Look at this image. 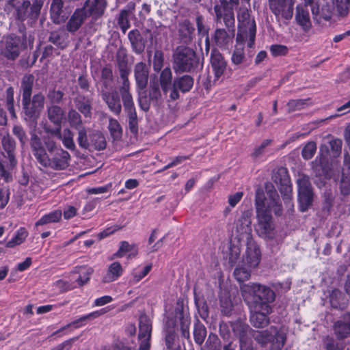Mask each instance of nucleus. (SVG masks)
I'll return each instance as SVG.
<instances>
[{"label":"nucleus","mask_w":350,"mask_h":350,"mask_svg":"<svg viewBox=\"0 0 350 350\" xmlns=\"http://www.w3.org/2000/svg\"><path fill=\"white\" fill-rule=\"evenodd\" d=\"M30 146L37 161L45 167L62 170L69 165L70 154L57 144L50 136L42 139L35 133L31 135Z\"/></svg>","instance_id":"1"},{"label":"nucleus","mask_w":350,"mask_h":350,"mask_svg":"<svg viewBox=\"0 0 350 350\" xmlns=\"http://www.w3.org/2000/svg\"><path fill=\"white\" fill-rule=\"evenodd\" d=\"M117 64L120 70L122 84L120 88L124 110L129 119V126L131 133L138 132V120L133 96L130 92V83L128 79L129 70L127 67V57L124 49H119L116 54Z\"/></svg>","instance_id":"2"},{"label":"nucleus","mask_w":350,"mask_h":350,"mask_svg":"<svg viewBox=\"0 0 350 350\" xmlns=\"http://www.w3.org/2000/svg\"><path fill=\"white\" fill-rule=\"evenodd\" d=\"M240 289L247 305H258L265 310L271 308L270 303L275 298V293L271 288L258 283L243 284Z\"/></svg>","instance_id":"3"},{"label":"nucleus","mask_w":350,"mask_h":350,"mask_svg":"<svg viewBox=\"0 0 350 350\" xmlns=\"http://www.w3.org/2000/svg\"><path fill=\"white\" fill-rule=\"evenodd\" d=\"M276 190L271 187L265 191L262 188L256 190L254 205L256 214H271V209L276 215L282 214V208Z\"/></svg>","instance_id":"4"},{"label":"nucleus","mask_w":350,"mask_h":350,"mask_svg":"<svg viewBox=\"0 0 350 350\" xmlns=\"http://www.w3.org/2000/svg\"><path fill=\"white\" fill-rule=\"evenodd\" d=\"M239 29L237 34L248 37L247 46L252 48L256 37V24L250 18V14L246 8H241L238 13Z\"/></svg>","instance_id":"5"},{"label":"nucleus","mask_w":350,"mask_h":350,"mask_svg":"<svg viewBox=\"0 0 350 350\" xmlns=\"http://www.w3.org/2000/svg\"><path fill=\"white\" fill-rule=\"evenodd\" d=\"M196 53L189 47L178 46L174 54V68L176 71L189 72L194 66Z\"/></svg>","instance_id":"6"},{"label":"nucleus","mask_w":350,"mask_h":350,"mask_svg":"<svg viewBox=\"0 0 350 350\" xmlns=\"http://www.w3.org/2000/svg\"><path fill=\"white\" fill-rule=\"evenodd\" d=\"M25 48L20 37L8 36L3 38L1 42V55L9 60H15Z\"/></svg>","instance_id":"7"},{"label":"nucleus","mask_w":350,"mask_h":350,"mask_svg":"<svg viewBox=\"0 0 350 350\" xmlns=\"http://www.w3.org/2000/svg\"><path fill=\"white\" fill-rule=\"evenodd\" d=\"M298 185V200L299 202V209L301 211H306L312 204L313 199V192L309 177L304 174H301L297 180Z\"/></svg>","instance_id":"8"},{"label":"nucleus","mask_w":350,"mask_h":350,"mask_svg":"<svg viewBox=\"0 0 350 350\" xmlns=\"http://www.w3.org/2000/svg\"><path fill=\"white\" fill-rule=\"evenodd\" d=\"M22 105L26 118L36 120L44 108V96L42 94H36L32 99L31 97L23 98Z\"/></svg>","instance_id":"9"},{"label":"nucleus","mask_w":350,"mask_h":350,"mask_svg":"<svg viewBox=\"0 0 350 350\" xmlns=\"http://www.w3.org/2000/svg\"><path fill=\"white\" fill-rule=\"evenodd\" d=\"M296 0H269V6L273 14L289 20L293 17Z\"/></svg>","instance_id":"10"},{"label":"nucleus","mask_w":350,"mask_h":350,"mask_svg":"<svg viewBox=\"0 0 350 350\" xmlns=\"http://www.w3.org/2000/svg\"><path fill=\"white\" fill-rule=\"evenodd\" d=\"M252 215L251 210L245 211L242 213L241 217L236 221L235 229L240 240L245 239L246 241H249L252 239L251 234Z\"/></svg>","instance_id":"11"},{"label":"nucleus","mask_w":350,"mask_h":350,"mask_svg":"<svg viewBox=\"0 0 350 350\" xmlns=\"http://www.w3.org/2000/svg\"><path fill=\"white\" fill-rule=\"evenodd\" d=\"M246 241L247 247L243 257L242 263L250 269H255L260 262L261 252L259 247L253 239Z\"/></svg>","instance_id":"12"},{"label":"nucleus","mask_w":350,"mask_h":350,"mask_svg":"<svg viewBox=\"0 0 350 350\" xmlns=\"http://www.w3.org/2000/svg\"><path fill=\"white\" fill-rule=\"evenodd\" d=\"M250 310V322L252 325L258 328L266 327L269 323L268 314L271 313V308L264 309L258 305H247Z\"/></svg>","instance_id":"13"},{"label":"nucleus","mask_w":350,"mask_h":350,"mask_svg":"<svg viewBox=\"0 0 350 350\" xmlns=\"http://www.w3.org/2000/svg\"><path fill=\"white\" fill-rule=\"evenodd\" d=\"M139 328L138 337L141 340L139 350H150L152 323L146 316H142L140 317Z\"/></svg>","instance_id":"14"},{"label":"nucleus","mask_w":350,"mask_h":350,"mask_svg":"<svg viewBox=\"0 0 350 350\" xmlns=\"http://www.w3.org/2000/svg\"><path fill=\"white\" fill-rule=\"evenodd\" d=\"M256 231L263 238H272L273 228L271 214H256Z\"/></svg>","instance_id":"15"},{"label":"nucleus","mask_w":350,"mask_h":350,"mask_svg":"<svg viewBox=\"0 0 350 350\" xmlns=\"http://www.w3.org/2000/svg\"><path fill=\"white\" fill-rule=\"evenodd\" d=\"M106 5L105 0H88L81 10L86 18L96 20L103 14Z\"/></svg>","instance_id":"16"},{"label":"nucleus","mask_w":350,"mask_h":350,"mask_svg":"<svg viewBox=\"0 0 350 350\" xmlns=\"http://www.w3.org/2000/svg\"><path fill=\"white\" fill-rule=\"evenodd\" d=\"M30 5L28 0H10L6 3L5 10L8 13L16 14L19 20L23 21L27 16Z\"/></svg>","instance_id":"17"},{"label":"nucleus","mask_w":350,"mask_h":350,"mask_svg":"<svg viewBox=\"0 0 350 350\" xmlns=\"http://www.w3.org/2000/svg\"><path fill=\"white\" fill-rule=\"evenodd\" d=\"M193 85V79L189 75H184L180 78L174 79L173 83V88L170 94V98L172 100H175L178 98L179 94L177 89H179L183 92L189 91Z\"/></svg>","instance_id":"18"},{"label":"nucleus","mask_w":350,"mask_h":350,"mask_svg":"<svg viewBox=\"0 0 350 350\" xmlns=\"http://www.w3.org/2000/svg\"><path fill=\"white\" fill-rule=\"evenodd\" d=\"M211 64L215 75V81L223 75L226 70L227 63L223 55L216 49L211 52Z\"/></svg>","instance_id":"19"},{"label":"nucleus","mask_w":350,"mask_h":350,"mask_svg":"<svg viewBox=\"0 0 350 350\" xmlns=\"http://www.w3.org/2000/svg\"><path fill=\"white\" fill-rule=\"evenodd\" d=\"M50 14L51 18L55 23H64L69 15L68 11L64 8V0H53Z\"/></svg>","instance_id":"20"},{"label":"nucleus","mask_w":350,"mask_h":350,"mask_svg":"<svg viewBox=\"0 0 350 350\" xmlns=\"http://www.w3.org/2000/svg\"><path fill=\"white\" fill-rule=\"evenodd\" d=\"M247 41L248 37L243 36L241 34L237 35L236 44L231 57L232 64L239 65L245 62L244 45L245 44H247Z\"/></svg>","instance_id":"21"},{"label":"nucleus","mask_w":350,"mask_h":350,"mask_svg":"<svg viewBox=\"0 0 350 350\" xmlns=\"http://www.w3.org/2000/svg\"><path fill=\"white\" fill-rule=\"evenodd\" d=\"M101 96L111 112L116 115L120 114L122 111L120 99L116 93L102 91Z\"/></svg>","instance_id":"22"},{"label":"nucleus","mask_w":350,"mask_h":350,"mask_svg":"<svg viewBox=\"0 0 350 350\" xmlns=\"http://www.w3.org/2000/svg\"><path fill=\"white\" fill-rule=\"evenodd\" d=\"M250 329L247 325L241 321H237L232 324L233 332L240 340L241 350H252V349L245 347L247 339V332Z\"/></svg>","instance_id":"23"},{"label":"nucleus","mask_w":350,"mask_h":350,"mask_svg":"<svg viewBox=\"0 0 350 350\" xmlns=\"http://www.w3.org/2000/svg\"><path fill=\"white\" fill-rule=\"evenodd\" d=\"M137 85L139 89H144L148 80V68L146 64L139 62L136 64L134 69Z\"/></svg>","instance_id":"24"},{"label":"nucleus","mask_w":350,"mask_h":350,"mask_svg":"<svg viewBox=\"0 0 350 350\" xmlns=\"http://www.w3.org/2000/svg\"><path fill=\"white\" fill-rule=\"evenodd\" d=\"M51 133L57 136L62 142L64 147L68 150H74L76 148L73 133L69 129H64L62 132L59 128L51 131Z\"/></svg>","instance_id":"25"},{"label":"nucleus","mask_w":350,"mask_h":350,"mask_svg":"<svg viewBox=\"0 0 350 350\" xmlns=\"http://www.w3.org/2000/svg\"><path fill=\"white\" fill-rule=\"evenodd\" d=\"M235 29L226 31L224 29H217L213 35V40L220 48L226 46L234 36Z\"/></svg>","instance_id":"26"},{"label":"nucleus","mask_w":350,"mask_h":350,"mask_svg":"<svg viewBox=\"0 0 350 350\" xmlns=\"http://www.w3.org/2000/svg\"><path fill=\"white\" fill-rule=\"evenodd\" d=\"M295 19L304 30H308L310 28L311 22L308 10L301 5H298L296 7Z\"/></svg>","instance_id":"27"},{"label":"nucleus","mask_w":350,"mask_h":350,"mask_svg":"<svg viewBox=\"0 0 350 350\" xmlns=\"http://www.w3.org/2000/svg\"><path fill=\"white\" fill-rule=\"evenodd\" d=\"M85 18L86 17L82 10L78 9L75 10L66 24V29L70 32L77 31Z\"/></svg>","instance_id":"28"},{"label":"nucleus","mask_w":350,"mask_h":350,"mask_svg":"<svg viewBox=\"0 0 350 350\" xmlns=\"http://www.w3.org/2000/svg\"><path fill=\"white\" fill-rule=\"evenodd\" d=\"M123 273L122 265L118 262L111 263L108 269L107 273L103 278L104 283H109L116 280Z\"/></svg>","instance_id":"29"},{"label":"nucleus","mask_w":350,"mask_h":350,"mask_svg":"<svg viewBox=\"0 0 350 350\" xmlns=\"http://www.w3.org/2000/svg\"><path fill=\"white\" fill-rule=\"evenodd\" d=\"M104 313H105V312L103 311V310L91 312L87 315L83 316V317H80L79 319H78L75 321H73L72 322L64 325L60 329L57 331L56 333H58L61 331L65 330L66 329L69 328L72 326L74 327L75 328L80 327L81 326H82L83 325L84 322H85L86 321L96 319Z\"/></svg>","instance_id":"30"},{"label":"nucleus","mask_w":350,"mask_h":350,"mask_svg":"<svg viewBox=\"0 0 350 350\" xmlns=\"http://www.w3.org/2000/svg\"><path fill=\"white\" fill-rule=\"evenodd\" d=\"M76 108L85 117H90L92 114V100L83 96H78L75 99Z\"/></svg>","instance_id":"31"},{"label":"nucleus","mask_w":350,"mask_h":350,"mask_svg":"<svg viewBox=\"0 0 350 350\" xmlns=\"http://www.w3.org/2000/svg\"><path fill=\"white\" fill-rule=\"evenodd\" d=\"M129 39L133 50L137 54L142 53L145 49V44L138 30H132L129 33Z\"/></svg>","instance_id":"32"},{"label":"nucleus","mask_w":350,"mask_h":350,"mask_svg":"<svg viewBox=\"0 0 350 350\" xmlns=\"http://www.w3.org/2000/svg\"><path fill=\"white\" fill-rule=\"evenodd\" d=\"M72 273L79 275L76 282L79 286H81L90 280V277L93 273V269L87 265L80 266L75 267Z\"/></svg>","instance_id":"33"},{"label":"nucleus","mask_w":350,"mask_h":350,"mask_svg":"<svg viewBox=\"0 0 350 350\" xmlns=\"http://www.w3.org/2000/svg\"><path fill=\"white\" fill-rule=\"evenodd\" d=\"M159 83L161 87V89L164 94H167V92L172 90L173 83H172V73L169 68H165L161 73L159 77Z\"/></svg>","instance_id":"34"},{"label":"nucleus","mask_w":350,"mask_h":350,"mask_svg":"<svg viewBox=\"0 0 350 350\" xmlns=\"http://www.w3.org/2000/svg\"><path fill=\"white\" fill-rule=\"evenodd\" d=\"M176 317L179 318L180 321V329L183 337L189 339L190 337V318L189 314L184 312L183 310L178 309L176 310Z\"/></svg>","instance_id":"35"},{"label":"nucleus","mask_w":350,"mask_h":350,"mask_svg":"<svg viewBox=\"0 0 350 350\" xmlns=\"http://www.w3.org/2000/svg\"><path fill=\"white\" fill-rule=\"evenodd\" d=\"M90 146H92L96 150H102L105 149L107 146V141L100 132L96 131L90 135Z\"/></svg>","instance_id":"36"},{"label":"nucleus","mask_w":350,"mask_h":350,"mask_svg":"<svg viewBox=\"0 0 350 350\" xmlns=\"http://www.w3.org/2000/svg\"><path fill=\"white\" fill-rule=\"evenodd\" d=\"M62 216L61 210H55L48 214L43 215L36 223V226H42L51 223L58 222Z\"/></svg>","instance_id":"37"},{"label":"nucleus","mask_w":350,"mask_h":350,"mask_svg":"<svg viewBox=\"0 0 350 350\" xmlns=\"http://www.w3.org/2000/svg\"><path fill=\"white\" fill-rule=\"evenodd\" d=\"M33 81L34 77L32 75H27L23 77L21 81L23 98L26 99L27 97H31Z\"/></svg>","instance_id":"38"},{"label":"nucleus","mask_w":350,"mask_h":350,"mask_svg":"<svg viewBox=\"0 0 350 350\" xmlns=\"http://www.w3.org/2000/svg\"><path fill=\"white\" fill-rule=\"evenodd\" d=\"M49 119L55 124H59L64 118V111L57 105H52L47 109Z\"/></svg>","instance_id":"39"},{"label":"nucleus","mask_w":350,"mask_h":350,"mask_svg":"<svg viewBox=\"0 0 350 350\" xmlns=\"http://www.w3.org/2000/svg\"><path fill=\"white\" fill-rule=\"evenodd\" d=\"M271 332H272L271 342L277 350L280 349L284 345L286 336L284 332L278 331L275 327H271Z\"/></svg>","instance_id":"40"},{"label":"nucleus","mask_w":350,"mask_h":350,"mask_svg":"<svg viewBox=\"0 0 350 350\" xmlns=\"http://www.w3.org/2000/svg\"><path fill=\"white\" fill-rule=\"evenodd\" d=\"M252 336L258 344L262 346L265 345L271 342L272 332H271V327L263 331H253Z\"/></svg>","instance_id":"41"},{"label":"nucleus","mask_w":350,"mask_h":350,"mask_svg":"<svg viewBox=\"0 0 350 350\" xmlns=\"http://www.w3.org/2000/svg\"><path fill=\"white\" fill-rule=\"evenodd\" d=\"M252 269L242 263L234 269V275L239 282H243L249 280Z\"/></svg>","instance_id":"42"},{"label":"nucleus","mask_w":350,"mask_h":350,"mask_svg":"<svg viewBox=\"0 0 350 350\" xmlns=\"http://www.w3.org/2000/svg\"><path fill=\"white\" fill-rule=\"evenodd\" d=\"M28 236V232L25 228H19L15 236L6 243V247H14L16 245H21L23 243Z\"/></svg>","instance_id":"43"},{"label":"nucleus","mask_w":350,"mask_h":350,"mask_svg":"<svg viewBox=\"0 0 350 350\" xmlns=\"http://www.w3.org/2000/svg\"><path fill=\"white\" fill-rule=\"evenodd\" d=\"M220 339L216 334H210L204 345L206 350H221Z\"/></svg>","instance_id":"44"},{"label":"nucleus","mask_w":350,"mask_h":350,"mask_svg":"<svg viewBox=\"0 0 350 350\" xmlns=\"http://www.w3.org/2000/svg\"><path fill=\"white\" fill-rule=\"evenodd\" d=\"M194 28L187 21L184 22L179 29L180 35L185 42L191 40Z\"/></svg>","instance_id":"45"},{"label":"nucleus","mask_w":350,"mask_h":350,"mask_svg":"<svg viewBox=\"0 0 350 350\" xmlns=\"http://www.w3.org/2000/svg\"><path fill=\"white\" fill-rule=\"evenodd\" d=\"M206 336V329L204 325L198 323L194 325L193 337L196 342L202 345Z\"/></svg>","instance_id":"46"},{"label":"nucleus","mask_w":350,"mask_h":350,"mask_svg":"<svg viewBox=\"0 0 350 350\" xmlns=\"http://www.w3.org/2000/svg\"><path fill=\"white\" fill-rule=\"evenodd\" d=\"M317 151V144L314 142H308L305 144L301 150V156L304 159L309 160L313 157Z\"/></svg>","instance_id":"47"},{"label":"nucleus","mask_w":350,"mask_h":350,"mask_svg":"<svg viewBox=\"0 0 350 350\" xmlns=\"http://www.w3.org/2000/svg\"><path fill=\"white\" fill-rule=\"evenodd\" d=\"M109 130L114 139H118L122 136V128L118 120L109 118Z\"/></svg>","instance_id":"48"},{"label":"nucleus","mask_w":350,"mask_h":350,"mask_svg":"<svg viewBox=\"0 0 350 350\" xmlns=\"http://www.w3.org/2000/svg\"><path fill=\"white\" fill-rule=\"evenodd\" d=\"M78 131L77 142L79 146L84 149H88L90 147V142H89L87 131L84 126L76 129Z\"/></svg>","instance_id":"49"},{"label":"nucleus","mask_w":350,"mask_h":350,"mask_svg":"<svg viewBox=\"0 0 350 350\" xmlns=\"http://www.w3.org/2000/svg\"><path fill=\"white\" fill-rule=\"evenodd\" d=\"M152 265L149 264L144 267H137L133 270V282L137 283L144 278L151 270Z\"/></svg>","instance_id":"50"},{"label":"nucleus","mask_w":350,"mask_h":350,"mask_svg":"<svg viewBox=\"0 0 350 350\" xmlns=\"http://www.w3.org/2000/svg\"><path fill=\"white\" fill-rule=\"evenodd\" d=\"M335 333L340 338L350 336V323L338 321L334 325Z\"/></svg>","instance_id":"51"},{"label":"nucleus","mask_w":350,"mask_h":350,"mask_svg":"<svg viewBox=\"0 0 350 350\" xmlns=\"http://www.w3.org/2000/svg\"><path fill=\"white\" fill-rule=\"evenodd\" d=\"M68 122L75 129L83 126L80 114L75 109H71L68 115Z\"/></svg>","instance_id":"52"},{"label":"nucleus","mask_w":350,"mask_h":350,"mask_svg":"<svg viewBox=\"0 0 350 350\" xmlns=\"http://www.w3.org/2000/svg\"><path fill=\"white\" fill-rule=\"evenodd\" d=\"M308 101L306 99L291 100L287 103L288 111L292 112L302 109L307 105Z\"/></svg>","instance_id":"53"},{"label":"nucleus","mask_w":350,"mask_h":350,"mask_svg":"<svg viewBox=\"0 0 350 350\" xmlns=\"http://www.w3.org/2000/svg\"><path fill=\"white\" fill-rule=\"evenodd\" d=\"M325 161V157L321 153L319 156L317 157V158L312 161L311 165L317 176L321 175V171H322L323 173L324 172Z\"/></svg>","instance_id":"54"},{"label":"nucleus","mask_w":350,"mask_h":350,"mask_svg":"<svg viewBox=\"0 0 350 350\" xmlns=\"http://www.w3.org/2000/svg\"><path fill=\"white\" fill-rule=\"evenodd\" d=\"M277 174L282 177L281 178V183L286 186V193L285 195L286 198L290 199L291 198L290 193L291 192V188L290 186L288 185V183L289 181L288 179V174H287L286 169L284 168V167H281L278 170Z\"/></svg>","instance_id":"55"},{"label":"nucleus","mask_w":350,"mask_h":350,"mask_svg":"<svg viewBox=\"0 0 350 350\" xmlns=\"http://www.w3.org/2000/svg\"><path fill=\"white\" fill-rule=\"evenodd\" d=\"M118 25L124 33L130 27L129 12L126 10H122L120 12L118 18Z\"/></svg>","instance_id":"56"},{"label":"nucleus","mask_w":350,"mask_h":350,"mask_svg":"<svg viewBox=\"0 0 350 350\" xmlns=\"http://www.w3.org/2000/svg\"><path fill=\"white\" fill-rule=\"evenodd\" d=\"M271 144V139H265L260 145L256 146L254 148V151L252 153V157L256 159L262 156L265 152L266 148Z\"/></svg>","instance_id":"57"},{"label":"nucleus","mask_w":350,"mask_h":350,"mask_svg":"<svg viewBox=\"0 0 350 350\" xmlns=\"http://www.w3.org/2000/svg\"><path fill=\"white\" fill-rule=\"evenodd\" d=\"M340 187L343 195H348L350 193V173L342 172Z\"/></svg>","instance_id":"58"},{"label":"nucleus","mask_w":350,"mask_h":350,"mask_svg":"<svg viewBox=\"0 0 350 350\" xmlns=\"http://www.w3.org/2000/svg\"><path fill=\"white\" fill-rule=\"evenodd\" d=\"M220 302L221 312L226 316L230 315L233 309L231 300L228 297H222L220 299Z\"/></svg>","instance_id":"59"},{"label":"nucleus","mask_w":350,"mask_h":350,"mask_svg":"<svg viewBox=\"0 0 350 350\" xmlns=\"http://www.w3.org/2000/svg\"><path fill=\"white\" fill-rule=\"evenodd\" d=\"M49 40V42H52L53 44L61 49H64L66 46L63 38L61 37L60 34L57 31H53L50 33Z\"/></svg>","instance_id":"60"},{"label":"nucleus","mask_w":350,"mask_h":350,"mask_svg":"<svg viewBox=\"0 0 350 350\" xmlns=\"http://www.w3.org/2000/svg\"><path fill=\"white\" fill-rule=\"evenodd\" d=\"M13 133L18 137L22 146H25L28 139L23 127L18 125L14 126L13 127Z\"/></svg>","instance_id":"61"},{"label":"nucleus","mask_w":350,"mask_h":350,"mask_svg":"<svg viewBox=\"0 0 350 350\" xmlns=\"http://www.w3.org/2000/svg\"><path fill=\"white\" fill-rule=\"evenodd\" d=\"M163 53L161 51H156L153 59V68L155 71H159L163 64Z\"/></svg>","instance_id":"62"},{"label":"nucleus","mask_w":350,"mask_h":350,"mask_svg":"<svg viewBox=\"0 0 350 350\" xmlns=\"http://www.w3.org/2000/svg\"><path fill=\"white\" fill-rule=\"evenodd\" d=\"M196 26L199 35L204 36L208 34V28L204 25L203 17L202 16H198L196 17Z\"/></svg>","instance_id":"63"},{"label":"nucleus","mask_w":350,"mask_h":350,"mask_svg":"<svg viewBox=\"0 0 350 350\" xmlns=\"http://www.w3.org/2000/svg\"><path fill=\"white\" fill-rule=\"evenodd\" d=\"M101 78L105 87L113 80L112 70L109 67H104L101 71Z\"/></svg>","instance_id":"64"}]
</instances>
